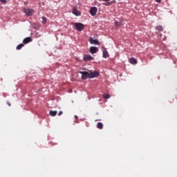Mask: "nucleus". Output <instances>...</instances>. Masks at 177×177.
I'll list each match as a JSON object with an SVG mask.
<instances>
[{"instance_id":"1","label":"nucleus","mask_w":177,"mask_h":177,"mask_svg":"<svg viewBox=\"0 0 177 177\" xmlns=\"http://www.w3.org/2000/svg\"><path fill=\"white\" fill-rule=\"evenodd\" d=\"M79 74H82V80H88V78H95V77L99 76V72H88V71H80Z\"/></svg>"},{"instance_id":"2","label":"nucleus","mask_w":177,"mask_h":177,"mask_svg":"<svg viewBox=\"0 0 177 177\" xmlns=\"http://www.w3.org/2000/svg\"><path fill=\"white\" fill-rule=\"evenodd\" d=\"M75 28L77 31H82L84 28H85V26H84V24L82 23H75Z\"/></svg>"},{"instance_id":"3","label":"nucleus","mask_w":177,"mask_h":177,"mask_svg":"<svg viewBox=\"0 0 177 177\" xmlns=\"http://www.w3.org/2000/svg\"><path fill=\"white\" fill-rule=\"evenodd\" d=\"M24 13L26 15V16H31L32 15H34V10L30 8H24Z\"/></svg>"},{"instance_id":"4","label":"nucleus","mask_w":177,"mask_h":177,"mask_svg":"<svg viewBox=\"0 0 177 177\" xmlns=\"http://www.w3.org/2000/svg\"><path fill=\"white\" fill-rule=\"evenodd\" d=\"M96 13H97V8L91 7V9H90V15L91 16H95Z\"/></svg>"},{"instance_id":"5","label":"nucleus","mask_w":177,"mask_h":177,"mask_svg":"<svg viewBox=\"0 0 177 177\" xmlns=\"http://www.w3.org/2000/svg\"><path fill=\"white\" fill-rule=\"evenodd\" d=\"M97 50H99V49L97 48V47H95V46H91L90 48V52L91 53H92L93 55L94 53H97Z\"/></svg>"},{"instance_id":"6","label":"nucleus","mask_w":177,"mask_h":177,"mask_svg":"<svg viewBox=\"0 0 177 177\" xmlns=\"http://www.w3.org/2000/svg\"><path fill=\"white\" fill-rule=\"evenodd\" d=\"M90 44L92 45H99V41L97 39H93V38H90Z\"/></svg>"},{"instance_id":"7","label":"nucleus","mask_w":177,"mask_h":177,"mask_svg":"<svg viewBox=\"0 0 177 177\" xmlns=\"http://www.w3.org/2000/svg\"><path fill=\"white\" fill-rule=\"evenodd\" d=\"M91 60H93V57L91 56V55H85L84 57V62H88Z\"/></svg>"},{"instance_id":"8","label":"nucleus","mask_w":177,"mask_h":177,"mask_svg":"<svg viewBox=\"0 0 177 177\" xmlns=\"http://www.w3.org/2000/svg\"><path fill=\"white\" fill-rule=\"evenodd\" d=\"M129 63H131V64H138V60H136V59H135L134 57L129 58Z\"/></svg>"},{"instance_id":"9","label":"nucleus","mask_w":177,"mask_h":177,"mask_svg":"<svg viewBox=\"0 0 177 177\" xmlns=\"http://www.w3.org/2000/svg\"><path fill=\"white\" fill-rule=\"evenodd\" d=\"M102 55L104 59H107V57H109V52H107V50H106V48H104V50H102Z\"/></svg>"},{"instance_id":"10","label":"nucleus","mask_w":177,"mask_h":177,"mask_svg":"<svg viewBox=\"0 0 177 177\" xmlns=\"http://www.w3.org/2000/svg\"><path fill=\"white\" fill-rule=\"evenodd\" d=\"M32 39H31V37H28L25 39H24L23 42L24 44H28L29 42H32Z\"/></svg>"},{"instance_id":"11","label":"nucleus","mask_w":177,"mask_h":177,"mask_svg":"<svg viewBox=\"0 0 177 177\" xmlns=\"http://www.w3.org/2000/svg\"><path fill=\"white\" fill-rule=\"evenodd\" d=\"M73 13L75 16H81V12H80V11H78V9L77 8H73Z\"/></svg>"},{"instance_id":"12","label":"nucleus","mask_w":177,"mask_h":177,"mask_svg":"<svg viewBox=\"0 0 177 177\" xmlns=\"http://www.w3.org/2000/svg\"><path fill=\"white\" fill-rule=\"evenodd\" d=\"M49 114L51 117H55L57 114V111H50Z\"/></svg>"},{"instance_id":"13","label":"nucleus","mask_w":177,"mask_h":177,"mask_svg":"<svg viewBox=\"0 0 177 177\" xmlns=\"http://www.w3.org/2000/svg\"><path fill=\"white\" fill-rule=\"evenodd\" d=\"M97 128H98V129H103V123L98 122L97 124Z\"/></svg>"},{"instance_id":"14","label":"nucleus","mask_w":177,"mask_h":177,"mask_svg":"<svg viewBox=\"0 0 177 177\" xmlns=\"http://www.w3.org/2000/svg\"><path fill=\"white\" fill-rule=\"evenodd\" d=\"M156 30L157 31H164V28L162 27V26H156Z\"/></svg>"},{"instance_id":"15","label":"nucleus","mask_w":177,"mask_h":177,"mask_svg":"<svg viewBox=\"0 0 177 177\" xmlns=\"http://www.w3.org/2000/svg\"><path fill=\"white\" fill-rule=\"evenodd\" d=\"M23 46H24V44H19V45L17 46V48H16L17 50H20V49H21V48H23Z\"/></svg>"},{"instance_id":"16","label":"nucleus","mask_w":177,"mask_h":177,"mask_svg":"<svg viewBox=\"0 0 177 177\" xmlns=\"http://www.w3.org/2000/svg\"><path fill=\"white\" fill-rule=\"evenodd\" d=\"M104 99H110V95L109 94H104L103 95Z\"/></svg>"},{"instance_id":"17","label":"nucleus","mask_w":177,"mask_h":177,"mask_svg":"<svg viewBox=\"0 0 177 177\" xmlns=\"http://www.w3.org/2000/svg\"><path fill=\"white\" fill-rule=\"evenodd\" d=\"M46 20H47L46 17H42V21H41V23H42L43 24H45L46 23Z\"/></svg>"},{"instance_id":"18","label":"nucleus","mask_w":177,"mask_h":177,"mask_svg":"<svg viewBox=\"0 0 177 177\" xmlns=\"http://www.w3.org/2000/svg\"><path fill=\"white\" fill-rule=\"evenodd\" d=\"M115 27H119V26H121V23H120L118 21H115Z\"/></svg>"},{"instance_id":"19","label":"nucleus","mask_w":177,"mask_h":177,"mask_svg":"<svg viewBox=\"0 0 177 177\" xmlns=\"http://www.w3.org/2000/svg\"><path fill=\"white\" fill-rule=\"evenodd\" d=\"M0 2L1 3H6L7 1L6 0H0Z\"/></svg>"},{"instance_id":"20","label":"nucleus","mask_w":177,"mask_h":177,"mask_svg":"<svg viewBox=\"0 0 177 177\" xmlns=\"http://www.w3.org/2000/svg\"><path fill=\"white\" fill-rule=\"evenodd\" d=\"M62 114H63V111H59V113H58V115H62Z\"/></svg>"},{"instance_id":"21","label":"nucleus","mask_w":177,"mask_h":177,"mask_svg":"<svg viewBox=\"0 0 177 177\" xmlns=\"http://www.w3.org/2000/svg\"><path fill=\"white\" fill-rule=\"evenodd\" d=\"M156 2H158V3H160V2H161V0H156Z\"/></svg>"},{"instance_id":"22","label":"nucleus","mask_w":177,"mask_h":177,"mask_svg":"<svg viewBox=\"0 0 177 177\" xmlns=\"http://www.w3.org/2000/svg\"><path fill=\"white\" fill-rule=\"evenodd\" d=\"M8 106H10V103L8 102Z\"/></svg>"}]
</instances>
